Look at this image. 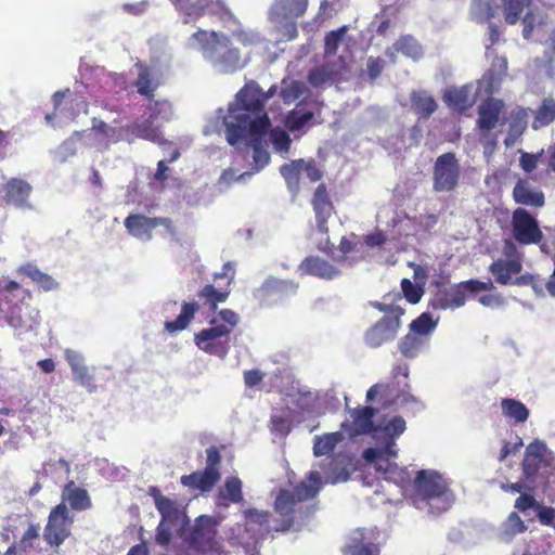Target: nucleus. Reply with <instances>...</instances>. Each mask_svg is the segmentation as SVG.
Returning <instances> with one entry per match:
<instances>
[{
    "label": "nucleus",
    "mask_w": 555,
    "mask_h": 555,
    "mask_svg": "<svg viewBox=\"0 0 555 555\" xmlns=\"http://www.w3.org/2000/svg\"><path fill=\"white\" fill-rule=\"evenodd\" d=\"M374 409L364 406L350 411V421L341 423V430L345 436L354 437L367 433H373L375 446L363 451L362 457L369 464L382 473L385 479L395 483L403 485L410 480V474L405 468L399 467L392 462L397 457L396 439L404 433L405 421L401 416H395L385 420L380 424L373 426Z\"/></svg>",
    "instance_id": "nucleus-2"
},
{
    "label": "nucleus",
    "mask_w": 555,
    "mask_h": 555,
    "mask_svg": "<svg viewBox=\"0 0 555 555\" xmlns=\"http://www.w3.org/2000/svg\"><path fill=\"white\" fill-rule=\"evenodd\" d=\"M544 22V15L540 11L529 10L522 17V37L530 38L533 29Z\"/></svg>",
    "instance_id": "nucleus-51"
},
{
    "label": "nucleus",
    "mask_w": 555,
    "mask_h": 555,
    "mask_svg": "<svg viewBox=\"0 0 555 555\" xmlns=\"http://www.w3.org/2000/svg\"><path fill=\"white\" fill-rule=\"evenodd\" d=\"M238 323V315L231 309H222L210 320V327L194 335V343L202 351L224 359L230 351V335Z\"/></svg>",
    "instance_id": "nucleus-8"
},
{
    "label": "nucleus",
    "mask_w": 555,
    "mask_h": 555,
    "mask_svg": "<svg viewBox=\"0 0 555 555\" xmlns=\"http://www.w3.org/2000/svg\"><path fill=\"white\" fill-rule=\"evenodd\" d=\"M219 520L209 515L195 518L193 526L183 534L188 547L197 554L221 553L222 539L218 534ZM182 537V533L180 534Z\"/></svg>",
    "instance_id": "nucleus-9"
},
{
    "label": "nucleus",
    "mask_w": 555,
    "mask_h": 555,
    "mask_svg": "<svg viewBox=\"0 0 555 555\" xmlns=\"http://www.w3.org/2000/svg\"><path fill=\"white\" fill-rule=\"evenodd\" d=\"M307 8L308 0H280V41H289L297 37L298 20Z\"/></svg>",
    "instance_id": "nucleus-14"
},
{
    "label": "nucleus",
    "mask_w": 555,
    "mask_h": 555,
    "mask_svg": "<svg viewBox=\"0 0 555 555\" xmlns=\"http://www.w3.org/2000/svg\"><path fill=\"white\" fill-rule=\"evenodd\" d=\"M504 104L501 100L490 98L479 106L478 126L481 130L495 128Z\"/></svg>",
    "instance_id": "nucleus-27"
},
{
    "label": "nucleus",
    "mask_w": 555,
    "mask_h": 555,
    "mask_svg": "<svg viewBox=\"0 0 555 555\" xmlns=\"http://www.w3.org/2000/svg\"><path fill=\"white\" fill-rule=\"evenodd\" d=\"M31 298V292L16 281H0V312L14 330L28 332L38 325L39 310L30 305Z\"/></svg>",
    "instance_id": "nucleus-5"
},
{
    "label": "nucleus",
    "mask_w": 555,
    "mask_h": 555,
    "mask_svg": "<svg viewBox=\"0 0 555 555\" xmlns=\"http://www.w3.org/2000/svg\"><path fill=\"white\" fill-rule=\"evenodd\" d=\"M522 266L519 260L499 259L490 266V272L495 278L496 282L502 285L512 284L513 275L520 273Z\"/></svg>",
    "instance_id": "nucleus-32"
},
{
    "label": "nucleus",
    "mask_w": 555,
    "mask_h": 555,
    "mask_svg": "<svg viewBox=\"0 0 555 555\" xmlns=\"http://www.w3.org/2000/svg\"><path fill=\"white\" fill-rule=\"evenodd\" d=\"M221 463V454L217 447L211 446L206 449V467L204 468L206 472H210L212 475H216L218 479H220L221 475L219 472V465Z\"/></svg>",
    "instance_id": "nucleus-55"
},
{
    "label": "nucleus",
    "mask_w": 555,
    "mask_h": 555,
    "mask_svg": "<svg viewBox=\"0 0 555 555\" xmlns=\"http://www.w3.org/2000/svg\"><path fill=\"white\" fill-rule=\"evenodd\" d=\"M307 93L308 89L304 82L293 81L280 95L283 98L284 102L289 103L305 98Z\"/></svg>",
    "instance_id": "nucleus-56"
},
{
    "label": "nucleus",
    "mask_w": 555,
    "mask_h": 555,
    "mask_svg": "<svg viewBox=\"0 0 555 555\" xmlns=\"http://www.w3.org/2000/svg\"><path fill=\"white\" fill-rule=\"evenodd\" d=\"M531 113L533 115L531 124L533 130L550 126L555 120V100L552 96H544L539 106Z\"/></svg>",
    "instance_id": "nucleus-34"
},
{
    "label": "nucleus",
    "mask_w": 555,
    "mask_h": 555,
    "mask_svg": "<svg viewBox=\"0 0 555 555\" xmlns=\"http://www.w3.org/2000/svg\"><path fill=\"white\" fill-rule=\"evenodd\" d=\"M343 430L315 436L313 438V454L315 456H323L331 454L336 446L345 439Z\"/></svg>",
    "instance_id": "nucleus-36"
},
{
    "label": "nucleus",
    "mask_w": 555,
    "mask_h": 555,
    "mask_svg": "<svg viewBox=\"0 0 555 555\" xmlns=\"http://www.w3.org/2000/svg\"><path fill=\"white\" fill-rule=\"evenodd\" d=\"M73 518L64 502L53 507L49 514L48 522L43 530V538L51 546L59 547L70 534Z\"/></svg>",
    "instance_id": "nucleus-10"
},
{
    "label": "nucleus",
    "mask_w": 555,
    "mask_h": 555,
    "mask_svg": "<svg viewBox=\"0 0 555 555\" xmlns=\"http://www.w3.org/2000/svg\"><path fill=\"white\" fill-rule=\"evenodd\" d=\"M460 179V165L453 153L440 155L435 163L433 172V189L436 192L454 190Z\"/></svg>",
    "instance_id": "nucleus-11"
},
{
    "label": "nucleus",
    "mask_w": 555,
    "mask_h": 555,
    "mask_svg": "<svg viewBox=\"0 0 555 555\" xmlns=\"http://www.w3.org/2000/svg\"><path fill=\"white\" fill-rule=\"evenodd\" d=\"M414 506L433 515L446 512L454 501L448 482L435 470H420L414 480Z\"/></svg>",
    "instance_id": "nucleus-7"
},
{
    "label": "nucleus",
    "mask_w": 555,
    "mask_h": 555,
    "mask_svg": "<svg viewBox=\"0 0 555 555\" xmlns=\"http://www.w3.org/2000/svg\"><path fill=\"white\" fill-rule=\"evenodd\" d=\"M353 246L352 244L343 238L339 244V248L337 249V253L333 255L334 261L339 263L340 266H347L350 267L354 262H357V258L349 257L348 254L352 253Z\"/></svg>",
    "instance_id": "nucleus-53"
},
{
    "label": "nucleus",
    "mask_w": 555,
    "mask_h": 555,
    "mask_svg": "<svg viewBox=\"0 0 555 555\" xmlns=\"http://www.w3.org/2000/svg\"><path fill=\"white\" fill-rule=\"evenodd\" d=\"M332 75L333 73L330 72L327 65L324 64L322 66H318L311 69L308 75V80L312 87L322 88L325 86L336 83Z\"/></svg>",
    "instance_id": "nucleus-47"
},
{
    "label": "nucleus",
    "mask_w": 555,
    "mask_h": 555,
    "mask_svg": "<svg viewBox=\"0 0 555 555\" xmlns=\"http://www.w3.org/2000/svg\"><path fill=\"white\" fill-rule=\"evenodd\" d=\"M396 52H401L406 57L417 61L423 57V49L415 38L410 35L402 36L391 48L386 51V55L396 62Z\"/></svg>",
    "instance_id": "nucleus-29"
},
{
    "label": "nucleus",
    "mask_w": 555,
    "mask_h": 555,
    "mask_svg": "<svg viewBox=\"0 0 555 555\" xmlns=\"http://www.w3.org/2000/svg\"><path fill=\"white\" fill-rule=\"evenodd\" d=\"M219 494L223 500L231 503H240L243 500L241 479L237 477L228 478Z\"/></svg>",
    "instance_id": "nucleus-46"
},
{
    "label": "nucleus",
    "mask_w": 555,
    "mask_h": 555,
    "mask_svg": "<svg viewBox=\"0 0 555 555\" xmlns=\"http://www.w3.org/2000/svg\"><path fill=\"white\" fill-rule=\"evenodd\" d=\"M401 287L409 302L417 304L421 300L423 291L416 287L410 280L403 279L401 282Z\"/></svg>",
    "instance_id": "nucleus-60"
},
{
    "label": "nucleus",
    "mask_w": 555,
    "mask_h": 555,
    "mask_svg": "<svg viewBox=\"0 0 555 555\" xmlns=\"http://www.w3.org/2000/svg\"><path fill=\"white\" fill-rule=\"evenodd\" d=\"M319 467L320 469L314 467L293 492L280 490V531L292 527L299 511L296 506L300 502L318 494L323 483L322 478L333 485L347 481L349 478L348 469L338 460L327 457L319 463Z\"/></svg>",
    "instance_id": "nucleus-3"
},
{
    "label": "nucleus",
    "mask_w": 555,
    "mask_h": 555,
    "mask_svg": "<svg viewBox=\"0 0 555 555\" xmlns=\"http://www.w3.org/2000/svg\"><path fill=\"white\" fill-rule=\"evenodd\" d=\"M283 401L288 414H285L283 417L280 415V431L282 430L284 418L293 421L298 411L308 410L312 406L314 396L311 392H302L292 387L291 391L285 393Z\"/></svg>",
    "instance_id": "nucleus-21"
},
{
    "label": "nucleus",
    "mask_w": 555,
    "mask_h": 555,
    "mask_svg": "<svg viewBox=\"0 0 555 555\" xmlns=\"http://www.w3.org/2000/svg\"><path fill=\"white\" fill-rule=\"evenodd\" d=\"M483 92V89L474 88L473 85H464L462 87H453L444 92V102L459 111H464L474 105L477 95Z\"/></svg>",
    "instance_id": "nucleus-20"
},
{
    "label": "nucleus",
    "mask_w": 555,
    "mask_h": 555,
    "mask_svg": "<svg viewBox=\"0 0 555 555\" xmlns=\"http://www.w3.org/2000/svg\"><path fill=\"white\" fill-rule=\"evenodd\" d=\"M170 526L167 522L160 521L156 529L155 541L162 546H166L171 541Z\"/></svg>",
    "instance_id": "nucleus-62"
},
{
    "label": "nucleus",
    "mask_w": 555,
    "mask_h": 555,
    "mask_svg": "<svg viewBox=\"0 0 555 555\" xmlns=\"http://www.w3.org/2000/svg\"><path fill=\"white\" fill-rule=\"evenodd\" d=\"M465 301V291L460 284L450 289L438 292L431 301V307L435 309H455L464 306Z\"/></svg>",
    "instance_id": "nucleus-28"
},
{
    "label": "nucleus",
    "mask_w": 555,
    "mask_h": 555,
    "mask_svg": "<svg viewBox=\"0 0 555 555\" xmlns=\"http://www.w3.org/2000/svg\"><path fill=\"white\" fill-rule=\"evenodd\" d=\"M304 160L299 159L293 162L289 165H285L281 169V173L284 177L287 188L292 193V199L299 192V181L302 178Z\"/></svg>",
    "instance_id": "nucleus-40"
},
{
    "label": "nucleus",
    "mask_w": 555,
    "mask_h": 555,
    "mask_svg": "<svg viewBox=\"0 0 555 555\" xmlns=\"http://www.w3.org/2000/svg\"><path fill=\"white\" fill-rule=\"evenodd\" d=\"M40 537V526L39 524H29L25 532L23 533L18 547L22 552H27L28 550L34 547L35 541H37Z\"/></svg>",
    "instance_id": "nucleus-52"
},
{
    "label": "nucleus",
    "mask_w": 555,
    "mask_h": 555,
    "mask_svg": "<svg viewBox=\"0 0 555 555\" xmlns=\"http://www.w3.org/2000/svg\"><path fill=\"white\" fill-rule=\"evenodd\" d=\"M275 86L268 92L255 81L248 80L236 92L228 108L216 112V128L223 127L227 142L235 147L253 150V168L258 171L270 160L267 138L278 149V128L271 129V120L266 109L268 99L274 93Z\"/></svg>",
    "instance_id": "nucleus-1"
},
{
    "label": "nucleus",
    "mask_w": 555,
    "mask_h": 555,
    "mask_svg": "<svg viewBox=\"0 0 555 555\" xmlns=\"http://www.w3.org/2000/svg\"><path fill=\"white\" fill-rule=\"evenodd\" d=\"M16 273L29 278L39 288L50 292L57 288V282L49 274L42 272L34 263H25L16 269Z\"/></svg>",
    "instance_id": "nucleus-33"
},
{
    "label": "nucleus",
    "mask_w": 555,
    "mask_h": 555,
    "mask_svg": "<svg viewBox=\"0 0 555 555\" xmlns=\"http://www.w3.org/2000/svg\"><path fill=\"white\" fill-rule=\"evenodd\" d=\"M438 323V320H433L429 313H422L410 324V332L417 335L418 337L428 338L434 332Z\"/></svg>",
    "instance_id": "nucleus-45"
},
{
    "label": "nucleus",
    "mask_w": 555,
    "mask_h": 555,
    "mask_svg": "<svg viewBox=\"0 0 555 555\" xmlns=\"http://www.w3.org/2000/svg\"><path fill=\"white\" fill-rule=\"evenodd\" d=\"M503 414L514 420L516 423H525L529 417V410L527 406L515 399H503L501 402Z\"/></svg>",
    "instance_id": "nucleus-44"
},
{
    "label": "nucleus",
    "mask_w": 555,
    "mask_h": 555,
    "mask_svg": "<svg viewBox=\"0 0 555 555\" xmlns=\"http://www.w3.org/2000/svg\"><path fill=\"white\" fill-rule=\"evenodd\" d=\"M278 284L276 280L271 278L268 279L260 287L254 292L255 298L259 302H264L270 296H273L276 292Z\"/></svg>",
    "instance_id": "nucleus-59"
},
{
    "label": "nucleus",
    "mask_w": 555,
    "mask_h": 555,
    "mask_svg": "<svg viewBox=\"0 0 555 555\" xmlns=\"http://www.w3.org/2000/svg\"><path fill=\"white\" fill-rule=\"evenodd\" d=\"M207 7L206 0H196L195 2L183 0V3H180L176 9L184 15L183 23L189 24L204 16Z\"/></svg>",
    "instance_id": "nucleus-42"
},
{
    "label": "nucleus",
    "mask_w": 555,
    "mask_h": 555,
    "mask_svg": "<svg viewBox=\"0 0 555 555\" xmlns=\"http://www.w3.org/2000/svg\"><path fill=\"white\" fill-rule=\"evenodd\" d=\"M553 459L525 457L522 462V472L527 479L533 480L537 477L545 478L552 469Z\"/></svg>",
    "instance_id": "nucleus-38"
},
{
    "label": "nucleus",
    "mask_w": 555,
    "mask_h": 555,
    "mask_svg": "<svg viewBox=\"0 0 555 555\" xmlns=\"http://www.w3.org/2000/svg\"><path fill=\"white\" fill-rule=\"evenodd\" d=\"M138 77L134 81L137 92L147 100H153L156 90L162 85L159 75L145 64L137 63Z\"/></svg>",
    "instance_id": "nucleus-22"
},
{
    "label": "nucleus",
    "mask_w": 555,
    "mask_h": 555,
    "mask_svg": "<svg viewBox=\"0 0 555 555\" xmlns=\"http://www.w3.org/2000/svg\"><path fill=\"white\" fill-rule=\"evenodd\" d=\"M390 315H385L365 335L364 341L371 348L380 347L383 344L392 340L400 327V318L404 313L402 308H389Z\"/></svg>",
    "instance_id": "nucleus-12"
},
{
    "label": "nucleus",
    "mask_w": 555,
    "mask_h": 555,
    "mask_svg": "<svg viewBox=\"0 0 555 555\" xmlns=\"http://www.w3.org/2000/svg\"><path fill=\"white\" fill-rule=\"evenodd\" d=\"M201 48L203 56L220 73L232 74L247 64L237 48L232 46L230 38L215 30L198 29L191 36Z\"/></svg>",
    "instance_id": "nucleus-6"
},
{
    "label": "nucleus",
    "mask_w": 555,
    "mask_h": 555,
    "mask_svg": "<svg viewBox=\"0 0 555 555\" xmlns=\"http://www.w3.org/2000/svg\"><path fill=\"white\" fill-rule=\"evenodd\" d=\"M312 206L318 221V230L322 234L327 233L326 220L332 216L333 205L330 201L326 188L320 184L313 195Z\"/></svg>",
    "instance_id": "nucleus-23"
},
{
    "label": "nucleus",
    "mask_w": 555,
    "mask_h": 555,
    "mask_svg": "<svg viewBox=\"0 0 555 555\" xmlns=\"http://www.w3.org/2000/svg\"><path fill=\"white\" fill-rule=\"evenodd\" d=\"M234 276L235 269L233 263L225 262L222 266L221 272L215 273L214 275V280L218 283V287H215L211 284L203 286L197 293L201 304L196 301H184L182 304L180 314L175 320L165 322V330L171 334L185 330L194 319L201 306L207 307L211 313L216 312L218 305L228 299L231 293L230 285L232 284Z\"/></svg>",
    "instance_id": "nucleus-4"
},
{
    "label": "nucleus",
    "mask_w": 555,
    "mask_h": 555,
    "mask_svg": "<svg viewBox=\"0 0 555 555\" xmlns=\"http://www.w3.org/2000/svg\"><path fill=\"white\" fill-rule=\"evenodd\" d=\"M347 33V26H341L336 30H332L325 37V56H335L338 51V47L343 41L345 34Z\"/></svg>",
    "instance_id": "nucleus-49"
},
{
    "label": "nucleus",
    "mask_w": 555,
    "mask_h": 555,
    "mask_svg": "<svg viewBox=\"0 0 555 555\" xmlns=\"http://www.w3.org/2000/svg\"><path fill=\"white\" fill-rule=\"evenodd\" d=\"M513 237L522 245L538 244L543 233L535 217L525 208H517L512 215Z\"/></svg>",
    "instance_id": "nucleus-13"
},
{
    "label": "nucleus",
    "mask_w": 555,
    "mask_h": 555,
    "mask_svg": "<svg viewBox=\"0 0 555 555\" xmlns=\"http://www.w3.org/2000/svg\"><path fill=\"white\" fill-rule=\"evenodd\" d=\"M0 207L14 206L16 208L30 207L28 199L33 186L24 179L10 178L1 185Z\"/></svg>",
    "instance_id": "nucleus-15"
},
{
    "label": "nucleus",
    "mask_w": 555,
    "mask_h": 555,
    "mask_svg": "<svg viewBox=\"0 0 555 555\" xmlns=\"http://www.w3.org/2000/svg\"><path fill=\"white\" fill-rule=\"evenodd\" d=\"M513 198L517 204L542 207L544 205V195L528 180H519L513 190Z\"/></svg>",
    "instance_id": "nucleus-25"
},
{
    "label": "nucleus",
    "mask_w": 555,
    "mask_h": 555,
    "mask_svg": "<svg viewBox=\"0 0 555 555\" xmlns=\"http://www.w3.org/2000/svg\"><path fill=\"white\" fill-rule=\"evenodd\" d=\"M428 345L429 338L418 337L410 332L400 340L399 349L405 358L413 359L427 349Z\"/></svg>",
    "instance_id": "nucleus-37"
},
{
    "label": "nucleus",
    "mask_w": 555,
    "mask_h": 555,
    "mask_svg": "<svg viewBox=\"0 0 555 555\" xmlns=\"http://www.w3.org/2000/svg\"><path fill=\"white\" fill-rule=\"evenodd\" d=\"M470 15L478 22H485L494 16V11L489 0H473Z\"/></svg>",
    "instance_id": "nucleus-50"
},
{
    "label": "nucleus",
    "mask_w": 555,
    "mask_h": 555,
    "mask_svg": "<svg viewBox=\"0 0 555 555\" xmlns=\"http://www.w3.org/2000/svg\"><path fill=\"white\" fill-rule=\"evenodd\" d=\"M128 130L137 138L143 140L158 144L165 142L162 131L158 127H155L150 119H145L141 122H133L128 127Z\"/></svg>",
    "instance_id": "nucleus-39"
},
{
    "label": "nucleus",
    "mask_w": 555,
    "mask_h": 555,
    "mask_svg": "<svg viewBox=\"0 0 555 555\" xmlns=\"http://www.w3.org/2000/svg\"><path fill=\"white\" fill-rule=\"evenodd\" d=\"M478 301L492 309L501 308L505 305L503 297L499 294H486L478 298Z\"/></svg>",
    "instance_id": "nucleus-63"
},
{
    "label": "nucleus",
    "mask_w": 555,
    "mask_h": 555,
    "mask_svg": "<svg viewBox=\"0 0 555 555\" xmlns=\"http://www.w3.org/2000/svg\"><path fill=\"white\" fill-rule=\"evenodd\" d=\"M384 69V60L380 57L370 56L366 62L367 75L371 79H376Z\"/></svg>",
    "instance_id": "nucleus-61"
},
{
    "label": "nucleus",
    "mask_w": 555,
    "mask_h": 555,
    "mask_svg": "<svg viewBox=\"0 0 555 555\" xmlns=\"http://www.w3.org/2000/svg\"><path fill=\"white\" fill-rule=\"evenodd\" d=\"M92 130L95 131L98 134L104 137V138H112L115 133V129L108 126L105 121L93 118L92 119Z\"/></svg>",
    "instance_id": "nucleus-64"
},
{
    "label": "nucleus",
    "mask_w": 555,
    "mask_h": 555,
    "mask_svg": "<svg viewBox=\"0 0 555 555\" xmlns=\"http://www.w3.org/2000/svg\"><path fill=\"white\" fill-rule=\"evenodd\" d=\"M375 535L376 532L373 529H357L347 544L346 555H377Z\"/></svg>",
    "instance_id": "nucleus-19"
},
{
    "label": "nucleus",
    "mask_w": 555,
    "mask_h": 555,
    "mask_svg": "<svg viewBox=\"0 0 555 555\" xmlns=\"http://www.w3.org/2000/svg\"><path fill=\"white\" fill-rule=\"evenodd\" d=\"M219 480L220 479H218L216 475H212L210 472H206L205 469L183 475L180 478L182 486L190 490H198L201 492L210 491Z\"/></svg>",
    "instance_id": "nucleus-31"
},
{
    "label": "nucleus",
    "mask_w": 555,
    "mask_h": 555,
    "mask_svg": "<svg viewBox=\"0 0 555 555\" xmlns=\"http://www.w3.org/2000/svg\"><path fill=\"white\" fill-rule=\"evenodd\" d=\"M530 0H501V9L504 20L509 25H515L521 17Z\"/></svg>",
    "instance_id": "nucleus-43"
},
{
    "label": "nucleus",
    "mask_w": 555,
    "mask_h": 555,
    "mask_svg": "<svg viewBox=\"0 0 555 555\" xmlns=\"http://www.w3.org/2000/svg\"><path fill=\"white\" fill-rule=\"evenodd\" d=\"M312 116L311 112L293 111L286 117L285 125L291 131H297L304 127Z\"/></svg>",
    "instance_id": "nucleus-54"
},
{
    "label": "nucleus",
    "mask_w": 555,
    "mask_h": 555,
    "mask_svg": "<svg viewBox=\"0 0 555 555\" xmlns=\"http://www.w3.org/2000/svg\"><path fill=\"white\" fill-rule=\"evenodd\" d=\"M300 270L309 275L320 279L332 280L340 274V270L319 257H308L301 264Z\"/></svg>",
    "instance_id": "nucleus-26"
},
{
    "label": "nucleus",
    "mask_w": 555,
    "mask_h": 555,
    "mask_svg": "<svg viewBox=\"0 0 555 555\" xmlns=\"http://www.w3.org/2000/svg\"><path fill=\"white\" fill-rule=\"evenodd\" d=\"M503 528L506 534L514 535L516 533H521L526 530V526L517 513L512 512L505 522L503 524Z\"/></svg>",
    "instance_id": "nucleus-58"
},
{
    "label": "nucleus",
    "mask_w": 555,
    "mask_h": 555,
    "mask_svg": "<svg viewBox=\"0 0 555 555\" xmlns=\"http://www.w3.org/2000/svg\"><path fill=\"white\" fill-rule=\"evenodd\" d=\"M64 357L70 366L73 379L89 392L96 391L95 376L93 371L86 365L83 356L67 348L64 350Z\"/></svg>",
    "instance_id": "nucleus-17"
},
{
    "label": "nucleus",
    "mask_w": 555,
    "mask_h": 555,
    "mask_svg": "<svg viewBox=\"0 0 555 555\" xmlns=\"http://www.w3.org/2000/svg\"><path fill=\"white\" fill-rule=\"evenodd\" d=\"M411 102L413 109L422 117L430 116L437 108L434 98L425 91H413Z\"/></svg>",
    "instance_id": "nucleus-41"
},
{
    "label": "nucleus",
    "mask_w": 555,
    "mask_h": 555,
    "mask_svg": "<svg viewBox=\"0 0 555 555\" xmlns=\"http://www.w3.org/2000/svg\"><path fill=\"white\" fill-rule=\"evenodd\" d=\"M528 125V109L517 107L511 113V122L507 137L504 140L506 147L513 146L522 134Z\"/></svg>",
    "instance_id": "nucleus-35"
},
{
    "label": "nucleus",
    "mask_w": 555,
    "mask_h": 555,
    "mask_svg": "<svg viewBox=\"0 0 555 555\" xmlns=\"http://www.w3.org/2000/svg\"><path fill=\"white\" fill-rule=\"evenodd\" d=\"M147 494L154 500L155 507L162 516L160 521L167 522L168 526H177L179 522L189 524L185 512L175 500L163 495L156 486L149 487Z\"/></svg>",
    "instance_id": "nucleus-16"
},
{
    "label": "nucleus",
    "mask_w": 555,
    "mask_h": 555,
    "mask_svg": "<svg viewBox=\"0 0 555 555\" xmlns=\"http://www.w3.org/2000/svg\"><path fill=\"white\" fill-rule=\"evenodd\" d=\"M165 227L168 231L173 232L172 220L163 217H146L144 215H129L125 219V227L130 234L135 237L151 236L153 229L157 227Z\"/></svg>",
    "instance_id": "nucleus-18"
},
{
    "label": "nucleus",
    "mask_w": 555,
    "mask_h": 555,
    "mask_svg": "<svg viewBox=\"0 0 555 555\" xmlns=\"http://www.w3.org/2000/svg\"><path fill=\"white\" fill-rule=\"evenodd\" d=\"M525 457L552 459V454L548 452L546 443L537 439L526 448Z\"/></svg>",
    "instance_id": "nucleus-57"
},
{
    "label": "nucleus",
    "mask_w": 555,
    "mask_h": 555,
    "mask_svg": "<svg viewBox=\"0 0 555 555\" xmlns=\"http://www.w3.org/2000/svg\"><path fill=\"white\" fill-rule=\"evenodd\" d=\"M330 68V72L333 73V79L335 82L347 81L351 77V68L346 62L344 56H338L333 61H328L325 63Z\"/></svg>",
    "instance_id": "nucleus-48"
},
{
    "label": "nucleus",
    "mask_w": 555,
    "mask_h": 555,
    "mask_svg": "<svg viewBox=\"0 0 555 555\" xmlns=\"http://www.w3.org/2000/svg\"><path fill=\"white\" fill-rule=\"evenodd\" d=\"M62 498L74 511H86L92 505L88 491L76 486L74 480H69L64 486Z\"/></svg>",
    "instance_id": "nucleus-30"
},
{
    "label": "nucleus",
    "mask_w": 555,
    "mask_h": 555,
    "mask_svg": "<svg viewBox=\"0 0 555 555\" xmlns=\"http://www.w3.org/2000/svg\"><path fill=\"white\" fill-rule=\"evenodd\" d=\"M507 72V60L505 57H495L491 68L478 81L479 89H483L486 94L495 92Z\"/></svg>",
    "instance_id": "nucleus-24"
}]
</instances>
